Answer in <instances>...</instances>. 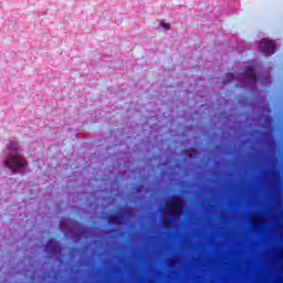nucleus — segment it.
<instances>
[{"label":"nucleus","instance_id":"obj_1","mask_svg":"<svg viewBox=\"0 0 283 283\" xmlns=\"http://www.w3.org/2000/svg\"><path fill=\"white\" fill-rule=\"evenodd\" d=\"M4 167L11 169L12 174H19V171H23L28 167V160L23 156L10 154L4 159Z\"/></svg>","mask_w":283,"mask_h":283},{"label":"nucleus","instance_id":"obj_2","mask_svg":"<svg viewBox=\"0 0 283 283\" xmlns=\"http://www.w3.org/2000/svg\"><path fill=\"white\" fill-rule=\"evenodd\" d=\"M185 202L182 201V197L180 195L172 196V200L167 205V211L170 218H180V216H185V211L182 210Z\"/></svg>","mask_w":283,"mask_h":283},{"label":"nucleus","instance_id":"obj_3","mask_svg":"<svg viewBox=\"0 0 283 283\" xmlns=\"http://www.w3.org/2000/svg\"><path fill=\"white\" fill-rule=\"evenodd\" d=\"M259 45L262 54H265V56H271V54H275V51L277 50L275 43L269 39H262Z\"/></svg>","mask_w":283,"mask_h":283},{"label":"nucleus","instance_id":"obj_4","mask_svg":"<svg viewBox=\"0 0 283 283\" xmlns=\"http://www.w3.org/2000/svg\"><path fill=\"white\" fill-rule=\"evenodd\" d=\"M48 253H61V244L54 239H50L44 248Z\"/></svg>","mask_w":283,"mask_h":283},{"label":"nucleus","instance_id":"obj_5","mask_svg":"<svg viewBox=\"0 0 283 283\" xmlns=\"http://www.w3.org/2000/svg\"><path fill=\"white\" fill-rule=\"evenodd\" d=\"M108 222L111 224H115L116 227H122L123 224V213L115 212L108 217Z\"/></svg>","mask_w":283,"mask_h":283},{"label":"nucleus","instance_id":"obj_6","mask_svg":"<svg viewBox=\"0 0 283 283\" xmlns=\"http://www.w3.org/2000/svg\"><path fill=\"white\" fill-rule=\"evenodd\" d=\"M244 76H247V78H250V81H252V83H258V75H255L254 67L249 66L244 72Z\"/></svg>","mask_w":283,"mask_h":283},{"label":"nucleus","instance_id":"obj_7","mask_svg":"<svg viewBox=\"0 0 283 283\" xmlns=\"http://www.w3.org/2000/svg\"><path fill=\"white\" fill-rule=\"evenodd\" d=\"M185 154H186V156H188V158H193V154H196V149H193V148L186 149Z\"/></svg>","mask_w":283,"mask_h":283},{"label":"nucleus","instance_id":"obj_8","mask_svg":"<svg viewBox=\"0 0 283 283\" xmlns=\"http://www.w3.org/2000/svg\"><path fill=\"white\" fill-rule=\"evenodd\" d=\"M8 149H10V151H13V154H17V151H19V147L14 146V144L12 143L8 145Z\"/></svg>","mask_w":283,"mask_h":283},{"label":"nucleus","instance_id":"obj_9","mask_svg":"<svg viewBox=\"0 0 283 283\" xmlns=\"http://www.w3.org/2000/svg\"><path fill=\"white\" fill-rule=\"evenodd\" d=\"M227 78L228 80H224L223 83H231V81H233V78H235V75H233V73H228Z\"/></svg>","mask_w":283,"mask_h":283},{"label":"nucleus","instance_id":"obj_10","mask_svg":"<svg viewBox=\"0 0 283 283\" xmlns=\"http://www.w3.org/2000/svg\"><path fill=\"white\" fill-rule=\"evenodd\" d=\"M163 227H164L165 229H169V227H171V220H170V219H165V220L163 221Z\"/></svg>","mask_w":283,"mask_h":283},{"label":"nucleus","instance_id":"obj_11","mask_svg":"<svg viewBox=\"0 0 283 283\" xmlns=\"http://www.w3.org/2000/svg\"><path fill=\"white\" fill-rule=\"evenodd\" d=\"M161 28H164V30H171V24L167 22H161Z\"/></svg>","mask_w":283,"mask_h":283},{"label":"nucleus","instance_id":"obj_12","mask_svg":"<svg viewBox=\"0 0 283 283\" xmlns=\"http://www.w3.org/2000/svg\"><path fill=\"white\" fill-rule=\"evenodd\" d=\"M260 220V217H258V216H254V217H252V222L254 223V224H258V221Z\"/></svg>","mask_w":283,"mask_h":283}]
</instances>
